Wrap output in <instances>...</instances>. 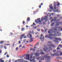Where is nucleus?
Returning a JSON list of instances; mask_svg holds the SVG:
<instances>
[{
  "label": "nucleus",
  "instance_id": "17",
  "mask_svg": "<svg viewBox=\"0 0 62 62\" xmlns=\"http://www.w3.org/2000/svg\"><path fill=\"white\" fill-rule=\"evenodd\" d=\"M3 42H4V41H1L0 42V44H3Z\"/></svg>",
  "mask_w": 62,
  "mask_h": 62
},
{
  "label": "nucleus",
  "instance_id": "48",
  "mask_svg": "<svg viewBox=\"0 0 62 62\" xmlns=\"http://www.w3.org/2000/svg\"><path fill=\"white\" fill-rule=\"evenodd\" d=\"M25 48V47L24 46H23V47H22V49H23V48Z\"/></svg>",
  "mask_w": 62,
  "mask_h": 62
},
{
  "label": "nucleus",
  "instance_id": "18",
  "mask_svg": "<svg viewBox=\"0 0 62 62\" xmlns=\"http://www.w3.org/2000/svg\"><path fill=\"white\" fill-rule=\"evenodd\" d=\"M49 36H54V35L53 34H50L49 35Z\"/></svg>",
  "mask_w": 62,
  "mask_h": 62
},
{
  "label": "nucleus",
  "instance_id": "38",
  "mask_svg": "<svg viewBox=\"0 0 62 62\" xmlns=\"http://www.w3.org/2000/svg\"><path fill=\"white\" fill-rule=\"evenodd\" d=\"M9 56L8 55V54H7V57H9Z\"/></svg>",
  "mask_w": 62,
  "mask_h": 62
},
{
  "label": "nucleus",
  "instance_id": "52",
  "mask_svg": "<svg viewBox=\"0 0 62 62\" xmlns=\"http://www.w3.org/2000/svg\"><path fill=\"white\" fill-rule=\"evenodd\" d=\"M18 50V47H17L16 48V50Z\"/></svg>",
  "mask_w": 62,
  "mask_h": 62
},
{
  "label": "nucleus",
  "instance_id": "63",
  "mask_svg": "<svg viewBox=\"0 0 62 62\" xmlns=\"http://www.w3.org/2000/svg\"><path fill=\"white\" fill-rule=\"evenodd\" d=\"M11 62V61L10 60H9L8 61V62Z\"/></svg>",
  "mask_w": 62,
  "mask_h": 62
},
{
  "label": "nucleus",
  "instance_id": "14",
  "mask_svg": "<svg viewBox=\"0 0 62 62\" xmlns=\"http://www.w3.org/2000/svg\"><path fill=\"white\" fill-rule=\"evenodd\" d=\"M51 47L52 46V47H55V45L53 44H51Z\"/></svg>",
  "mask_w": 62,
  "mask_h": 62
},
{
  "label": "nucleus",
  "instance_id": "64",
  "mask_svg": "<svg viewBox=\"0 0 62 62\" xmlns=\"http://www.w3.org/2000/svg\"><path fill=\"white\" fill-rule=\"evenodd\" d=\"M62 55V53H61L60 54V55Z\"/></svg>",
  "mask_w": 62,
  "mask_h": 62
},
{
  "label": "nucleus",
  "instance_id": "3",
  "mask_svg": "<svg viewBox=\"0 0 62 62\" xmlns=\"http://www.w3.org/2000/svg\"><path fill=\"white\" fill-rule=\"evenodd\" d=\"M54 9H57L56 10V11H57V12H58V8H56V7H56V5L54 4Z\"/></svg>",
  "mask_w": 62,
  "mask_h": 62
},
{
  "label": "nucleus",
  "instance_id": "23",
  "mask_svg": "<svg viewBox=\"0 0 62 62\" xmlns=\"http://www.w3.org/2000/svg\"><path fill=\"white\" fill-rule=\"evenodd\" d=\"M39 61H41V57H39Z\"/></svg>",
  "mask_w": 62,
  "mask_h": 62
},
{
  "label": "nucleus",
  "instance_id": "41",
  "mask_svg": "<svg viewBox=\"0 0 62 62\" xmlns=\"http://www.w3.org/2000/svg\"><path fill=\"white\" fill-rule=\"evenodd\" d=\"M48 35H46V36L45 37V38H47V37H48Z\"/></svg>",
  "mask_w": 62,
  "mask_h": 62
},
{
  "label": "nucleus",
  "instance_id": "35",
  "mask_svg": "<svg viewBox=\"0 0 62 62\" xmlns=\"http://www.w3.org/2000/svg\"><path fill=\"white\" fill-rule=\"evenodd\" d=\"M39 35H37V36L35 37V38H38V37H39Z\"/></svg>",
  "mask_w": 62,
  "mask_h": 62
},
{
  "label": "nucleus",
  "instance_id": "29",
  "mask_svg": "<svg viewBox=\"0 0 62 62\" xmlns=\"http://www.w3.org/2000/svg\"><path fill=\"white\" fill-rule=\"evenodd\" d=\"M55 39H57V40H58L59 39L58 38H54Z\"/></svg>",
  "mask_w": 62,
  "mask_h": 62
},
{
  "label": "nucleus",
  "instance_id": "13",
  "mask_svg": "<svg viewBox=\"0 0 62 62\" xmlns=\"http://www.w3.org/2000/svg\"><path fill=\"white\" fill-rule=\"evenodd\" d=\"M57 6H59L60 5V3L58 2L57 3Z\"/></svg>",
  "mask_w": 62,
  "mask_h": 62
},
{
  "label": "nucleus",
  "instance_id": "42",
  "mask_svg": "<svg viewBox=\"0 0 62 62\" xmlns=\"http://www.w3.org/2000/svg\"><path fill=\"white\" fill-rule=\"evenodd\" d=\"M43 24H45V22H44L43 23Z\"/></svg>",
  "mask_w": 62,
  "mask_h": 62
},
{
  "label": "nucleus",
  "instance_id": "1",
  "mask_svg": "<svg viewBox=\"0 0 62 62\" xmlns=\"http://www.w3.org/2000/svg\"><path fill=\"white\" fill-rule=\"evenodd\" d=\"M43 46L44 47V48H43V50L44 51L45 53H48L49 52H50V51H52L53 50V48L51 47V45H49L48 48V47H46V46L45 45H43Z\"/></svg>",
  "mask_w": 62,
  "mask_h": 62
},
{
  "label": "nucleus",
  "instance_id": "20",
  "mask_svg": "<svg viewBox=\"0 0 62 62\" xmlns=\"http://www.w3.org/2000/svg\"><path fill=\"white\" fill-rule=\"evenodd\" d=\"M53 41L55 42H58V41L57 40H54Z\"/></svg>",
  "mask_w": 62,
  "mask_h": 62
},
{
  "label": "nucleus",
  "instance_id": "62",
  "mask_svg": "<svg viewBox=\"0 0 62 62\" xmlns=\"http://www.w3.org/2000/svg\"><path fill=\"white\" fill-rule=\"evenodd\" d=\"M54 19H57V17H55L54 18Z\"/></svg>",
  "mask_w": 62,
  "mask_h": 62
},
{
  "label": "nucleus",
  "instance_id": "50",
  "mask_svg": "<svg viewBox=\"0 0 62 62\" xmlns=\"http://www.w3.org/2000/svg\"><path fill=\"white\" fill-rule=\"evenodd\" d=\"M57 17H59V16H60V15H57Z\"/></svg>",
  "mask_w": 62,
  "mask_h": 62
},
{
  "label": "nucleus",
  "instance_id": "46",
  "mask_svg": "<svg viewBox=\"0 0 62 62\" xmlns=\"http://www.w3.org/2000/svg\"><path fill=\"white\" fill-rule=\"evenodd\" d=\"M47 29H46L45 31V32H46V31H47Z\"/></svg>",
  "mask_w": 62,
  "mask_h": 62
},
{
  "label": "nucleus",
  "instance_id": "9",
  "mask_svg": "<svg viewBox=\"0 0 62 62\" xmlns=\"http://www.w3.org/2000/svg\"><path fill=\"white\" fill-rule=\"evenodd\" d=\"M41 61H42L44 59V57H41Z\"/></svg>",
  "mask_w": 62,
  "mask_h": 62
},
{
  "label": "nucleus",
  "instance_id": "57",
  "mask_svg": "<svg viewBox=\"0 0 62 62\" xmlns=\"http://www.w3.org/2000/svg\"><path fill=\"white\" fill-rule=\"evenodd\" d=\"M37 52H39L40 51H39V50H37Z\"/></svg>",
  "mask_w": 62,
  "mask_h": 62
},
{
  "label": "nucleus",
  "instance_id": "61",
  "mask_svg": "<svg viewBox=\"0 0 62 62\" xmlns=\"http://www.w3.org/2000/svg\"><path fill=\"white\" fill-rule=\"evenodd\" d=\"M27 38H29V36H28V34L27 35Z\"/></svg>",
  "mask_w": 62,
  "mask_h": 62
},
{
  "label": "nucleus",
  "instance_id": "30",
  "mask_svg": "<svg viewBox=\"0 0 62 62\" xmlns=\"http://www.w3.org/2000/svg\"><path fill=\"white\" fill-rule=\"evenodd\" d=\"M10 35H11V36H12V35H13V33H12V32H10Z\"/></svg>",
  "mask_w": 62,
  "mask_h": 62
},
{
  "label": "nucleus",
  "instance_id": "36",
  "mask_svg": "<svg viewBox=\"0 0 62 62\" xmlns=\"http://www.w3.org/2000/svg\"><path fill=\"white\" fill-rule=\"evenodd\" d=\"M26 40V39L24 40H23V42H25V41Z\"/></svg>",
  "mask_w": 62,
  "mask_h": 62
},
{
  "label": "nucleus",
  "instance_id": "5",
  "mask_svg": "<svg viewBox=\"0 0 62 62\" xmlns=\"http://www.w3.org/2000/svg\"><path fill=\"white\" fill-rule=\"evenodd\" d=\"M35 55H36V57H38V56H39V54L37 53H35Z\"/></svg>",
  "mask_w": 62,
  "mask_h": 62
},
{
  "label": "nucleus",
  "instance_id": "34",
  "mask_svg": "<svg viewBox=\"0 0 62 62\" xmlns=\"http://www.w3.org/2000/svg\"><path fill=\"white\" fill-rule=\"evenodd\" d=\"M4 49H7V47H6V46H4Z\"/></svg>",
  "mask_w": 62,
  "mask_h": 62
},
{
  "label": "nucleus",
  "instance_id": "33",
  "mask_svg": "<svg viewBox=\"0 0 62 62\" xmlns=\"http://www.w3.org/2000/svg\"><path fill=\"white\" fill-rule=\"evenodd\" d=\"M32 58L33 59H35L36 58V57H35V56H33V57Z\"/></svg>",
  "mask_w": 62,
  "mask_h": 62
},
{
  "label": "nucleus",
  "instance_id": "22",
  "mask_svg": "<svg viewBox=\"0 0 62 62\" xmlns=\"http://www.w3.org/2000/svg\"><path fill=\"white\" fill-rule=\"evenodd\" d=\"M47 18V16H46L44 18V20H46Z\"/></svg>",
  "mask_w": 62,
  "mask_h": 62
},
{
  "label": "nucleus",
  "instance_id": "27",
  "mask_svg": "<svg viewBox=\"0 0 62 62\" xmlns=\"http://www.w3.org/2000/svg\"><path fill=\"white\" fill-rule=\"evenodd\" d=\"M54 23H53L51 24V26H54Z\"/></svg>",
  "mask_w": 62,
  "mask_h": 62
},
{
  "label": "nucleus",
  "instance_id": "58",
  "mask_svg": "<svg viewBox=\"0 0 62 62\" xmlns=\"http://www.w3.org/2000/svg\"><path fill=\"white\" fill-rule=\"evenodd\" d=\"M7 53H7V52H6V53H5L4 54V55H6V54H7Z\"/></svg>",
  "mask_w": 62,
  "mask_h": 62
},
{
  "label": "nucleus",
  "instance_id": "28",
  "mask_svg": "<svg viewBox=\"0 0 62 62\" xmlns=\"http://www.w3.org/2000/svg\"><path fill=\"white\" fill-rule=\"evenodd\" d=\"M24 28H22L21 29V30L22 31H23V30H24Z\"/></svg>",
  "mask_w": 62,
  "mask_h": 62
},
{
  "label": "nucleus",
  "instance_id": "40",
  "mask_svg": "<svg viewBox=\"0 0 62 62\" xmlns=\"http://www.w3.org/2000/svg\"><path fill=\"white\" fill-rule=\"evenodd\" d=\"M57 22H59V21H60V20L59 19L57 20Z\"/></svg>",
  "mask_w": 62,
  "mask_h": 62
},
{
  "label": "nucleus",
  "instance_id": "54",
  "mask_svg": "<svg viewBox=\"0 0 62 62\" xmlns=\"http://www.w3.org/2000/svg\"><path fill=\"white\" fill-rule=\"evenodd\" d=\"M59 58V57H56V59H58Z\"/></svg>",
  "mask_w": 62,
  "mask_h": 62
},
{
  "label": "nucleus",
  "instance_id": "37",
  "mask_svg": "<svg viewBox=\"0 0 62 62\" xmlns=\"http://www.w3.org/2000/svg\"><path fill=\"white\" fill-rule=\"evenodd\" d=\"M49 31H50L51 32V31H53V29H50L49 30Z\"/></svg>",
  "mask_w": 62,
  "mask_h": 62
},
{
  "label": "nucleus",
  "instance_id": "19",
  "mask_svg": "<svg viewBox=\"0 0 62 62\" xmlns=\"http://www.w3.org/2000/svg\"><path fill=\"white\" fill-rule=\"evenodd\" d=\"M35 23H36L38 24V21H37V19H36L35 20Z\"/></svg>",
  "mask_w": 62,
  "mask_h": 62
},
{
  "label": "nucleus",
  "instance_id": "60",
  "mask_svg": "<svg viewBox=\"0 0 62 62\" xmlns=\"http://www.w3.org/2000/svg\"><path fill=\"white\" fill-rule=\"evenodd\" d=\"M6 45L7 46H8V45H10V44H7Z\"/></svg>",
  "mask_w": 62,
  "mask_h": 62
},
{
  "label": "nucleus",
  "instance_id": "15",
  "mask_svg": "<svg viewBox=\"0 0 62 62\" xmlns=\"http://www.w3.org/2000/svg\"><path fill=\"white\" fill-rule=\"evenodd\" d=\"M27 21L28 22H29L30 21V18L29 17L27 19Z\"/></svg>",
  "mask_w": 62,
  "mask_h": 62
},
{
  "label": "nucleus",
  "instance_id": "2",
  "mask_svg": "<svg viewBox=\"0 0 62 62\" xmlns=\"http://www.w3.org/2000/svg\"><path fill=\"white\" fill-rule=\"evenodd\" d=\"M44 57L45 58H48L47 60H46V62H50L51 61L50 60L51 58H50V56L48 54H47L44 56Z\"/></svg>",
  "mask_w": 62,
  "mask_h": 62
},
{
  "label": "nucleus",
  "instance_id": "25",
  "mask_svg": "<svg viewBox=\"0 0 62 62\" xmlns=\"http://www.w3.org/2000/svg\"><path fill=\"white\" fill-rule=\"evenodd\" d=\"M44 19V18H43V17H42L41 18V21H43Z\"/></svg>",
  "mask_w": 62,
  "mask_h": 62
},
{
  "label": "nucleus",
  "instance_id": "56",
  "mask_svg": "<svg viewBox=\"0 0 62 62\" xmlns=\"http://www.w3.org/2000/svg\"><path fill=\"white\" fill-rule=\"evenodd\" d=\"M17 27H18V28H19V29H20V26H18Z\"/></svg>",
  "mask_w": 62,
  "mask_h": 62
},
{
  "label": "nucleus",
  "instance_id": "51",
  "mask_svg": "<svg viewBox=\"0 0 62 62\" xmlns=\"http://www.w3.org/2000/svg\"><path fill=\"white\" fill-rule=\"evenodd\" d=\"M56 52V50H54L53 51V52H54H54Z\"/></svg>",
  "mask_w": 62,
  "mask_h": 62
},
{
  "label": "nucleus",
  "instance_id": "4",
  "mask_svg": "<svg viewBox=\"0 0 62 62\" xmlns=\"http://www.w3.org/2000/svg\"><path fill=\"white\" fill-rule=\"evenodd\" d=\"M49 8H50L52 10H53L54 9V8H53V7L52 6V5L50 4V5Z\"/></svg>",
  "mask_w": 62,
  "mask_h": 62
},
{
  "label": "nucleus",
  "instance_id": "12",
  "mask_svg": "<svg viewBox=\"0 0 62 62\" xmlns=\"http://www.w3.org/2000/svg\"><path fill=\"white\" fill-rule=\"evenodd\" d=\"M58 46L59 47H61V48H62V45L61 44L59 45Z\"/></svg>",
  "mask_w": 62,
  "mask_h": 62
},
{
  "label": "nucleus",
  "instance_id": "31",
  "mask_svg": "<svg viewBox=\"0 0 62 62\" xmlns=\"http://www.w3.org/2000/svg\"><path fill=\"white\" fill-rule=\"evenodd\" d=\"M41 31H42V32H44V30H43V29H41Z\"/></svg>",
  "mask_w": 62,
  "mask_h": 62
},
{
  "label": "nucleus",
  "instance_id": "16",
  "mask_svg": "<svg viewBox=\"0 0 62 62\" xmlns=\"http://www.w3.org/2000/svg\"><path fill=\"white\" fill-rule=\"evenodd\" d=\"M29 36H30V39H31V37H32V35H31V34H29Z\"/></svg>",
  "mask_w": 62,
  "mask_h": 62
},
{
  "label": "nucleus",
  "instance_id": "53",
  "mask_svg": "<svg viewBox=\"0 0 62 62\" xmlns=\"http://www.w3.org/2000/svg\"><path fill=\"white\" fill-rule=\"evenodd\" d=\"M24 23H25V22L24 21H23V24H24Z\"/></svg>",
  "mask_w": 62,
  "mask_h": 62
},
{
  "label": "nucleus",
  "instance_id": "11",
  "mask_svg": "<svg viewBox=\"0 0 62 62\" xmlns=\"http://www.w3.org/2000/svg\"><path fill=\"white\" fill-rule=\"evenodd\" d=\"M25 34H22V35L20 36L21 37H23L24 36H25Z\"/></svg>",
  "mask_w": 62,
  "mask_h": 62
},
{
  "label": "nucleus",
  "instance_id": "43",
  "mask_svg": "<svg viewBox=\"0 0 62 62\" xmlns=\"http://www.w3.org/2000/svg\"><path fill=\"white\" fill-rule=\"evenodd\" d=\"M53 11L54 12H56V11L55 10H53Z\"/></svg>",
  "mask_w": 62,
  "mask_h": 62
},
{
  "label": "nucleus",
  "instance_id": "8",
  "mask_svg": "<svg viewBox=\"0 0 62 62\" xmlns=\"http://www.w3.org/2000/svg\"><path fill=\"white\" fill-rule=\"evenodd\" d=\"M48 44H52V41H49L47 42Z\"/></svg>",
  "mask_w": 62,
  "mask_h": 62
},
{
  "label": "nucleus",
  "instance_id": "6",
  "mask_svg": "<svg viewBox=\"0 0 62 62\" xmlns=\"http://www.w3.org/2000/svg\"><path fill=\"white\" fill-rule=\"evenodd\" d=\"M38 23L39 24H42V22L41 21V20H39V21H38Z\"/></svg>",
  "mask_w": 62,
  "mask_h": 62
},
{
  "label": "nucleus",
  "instance_id": "45",
  "mask_svg": "<svg viewBox=\"0 0 62 62\" xmlns=\"http://www.w3.org/2000/svg\"><path fill=\"white\" fill-rule=\"evenodd\" d=\"M4 62V61L2 60L0 62Z\"/></svg>",
  "mask_w": 62,
  "mask_h": 62
},
{
  "label": "nucleus",
  "instance_id": "59",
  "mask_svg": "<svg viewBox=\"0 0 62 62\" xmlns=\"http://www.w3.org/2000/svg\"><path fill=\"white\" fill-rule=\"evenodd\" d=\"M40 51L41 52H42V49H40Z\"/></svg>",
  "mask_w": 62,
  "mask_h": 62
},
{
  "label": "nucleus",
  "instance_id": "39",
  "mask_svg": "<svg viewBox=\"0 0 62 62\" xmlns=\"http://www.w3.org/2000/svg\"><path fill=\"white\" fill-rule=\"evenodd\" d=\"M39 57H38V58H37V60H39Z\"/></svg>",
  "mask_w": 62,
  "mask_h": 62
},
{
  "label": "nucleus",
  "instance_id": "47",
  "mask_svg": "<svg viewBox=\"0 0 62 62\" xmlns=\"http://www.w3.org/2000/svg\"><path fill=\"white\" fill-rule=\"evenodd\" d=\"M52 55L53 56H54V55H55V54H52Z\"/></svg>",
  "mask_w": 62,
  "mask_h": 62
},
{
  "label": "nucleus",
  "instance_id": "32",
  "mask_svg": "<svg viewBox=\"0 0 62 62\" xmlns=\"http://www.w3.org/2000/svg\"><path fill=\"white\" fill-rule=\"evenodd\" d=\"M39 44V43L38 42V43H37L35 45V46H36V45H38Z\"/></svg>",
  "mask_w": 62,
  "mask_h": 62
},
{
  "label": "nucleus",
  "instance_id": "49",
  "mask_svg": "<svg viewBox=\"0 0 62 62\" xmlns=\"http://www.w3.org/2000/svg\"><path fill=\"white\" fill-rule=\"evenodd\" d=\"M33 25H36V24L35 23H33Z\"/></svg>",
  "mask_w": 62,
  "mask_h": 62
},
{
  "label": "nucleus",
  "instance_id": "26",
  "mask_svg": "<svg viewBox=\"0 0 62 62\" xmlns=\"http://www.w3.org/2000/svg\"><path fill=\"white\" fill-rule=\"evenodd\" d=\"M40 54H45V53L44 52H41L40 53Z\"/></svg>",
  "mask_w": 62,
  "mask_h": 62
},
{
  "label": "nucleus",
  "instance_id": "55",
  "mask_svg": "<svg viewBox=\"0 0 62 62\" xmlns=\"http://www.w3.org/2000/svg\"><path fill=\"white\" fill-rule=\"evenodd\" d=\"M51 21H54V20L53 19H52L51 20Z\"/></svg>",
  "mask_w": 62,
  "mask_h": 62
},
{
  "label": "nucleus",
  "instance_id": "7",
  "mask_svg": "<svg viewBox=\"0 0 62 62\" xmlns=\"http://www.w3.org/2000/svg\"><path fill=\"white\" fill-rule=\"evenodd\" d=\"M30 42H32V41H33V38H30Z\"/></svg>",
  "mask_w": 62,
  "mask_h": 62
},
{
  "label": "nucleus",
  "instance_id": "10",
  "mask_svg": "<svg viewBox=\"0 0 62 62\" xmlns=\"http://www.w3.org/2000/svg\"><path fill=\"white\" fill-rule=\"evenodd\" d=\"M26 57H29L30 56V54H26Z\"/></svg>",
  "mask_w": 62,
  "mask_h": 62
},
{
  "label": "nucleus",
  "instance_id": "44",
  "mask_svg": "<svg viewBox=\"0 0 62 62\" xmlns=\"http://www.w3.org/2000/svg\"><path fill=\"white\" fill-rule=\"evenodd\" d=\"M37 30L38 31H40V29H38Z\"/></svg>",
  "mask_w": 62,
  "mask_h": 62
},
{
  "label": "nucleus",
  "instance_id": "21",
  "mask_svg": "<svg viewBox=\"0 0 62 62\" xmlns=\"http://www.w3.org/2000/svg\"><path fill=\"white\" fill-rule=\"evenodd\" d=\"M54 39V38H53V37H50V40H51V39Z\"/></svg>",
  "mask_w": 62,
  "mask_h": 62
},
{
  "label": "nucleus",
  "instance_id": "24",
  "mask_svg": "<svg viewBox=\"0 0 62 62\" xmlns=\"http://www.w3.org/2000/svg\"><path fill=\"white\" fill-rule=\"evenodd\" d=\"M60 49V48L59 47V46H57L56 49L57 50H59V49Z\"/></svg>",
  "mask_w": 62,
  "mask_h": 62
}]
</instances>
